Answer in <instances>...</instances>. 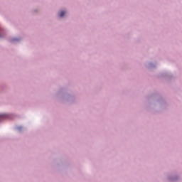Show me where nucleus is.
<instances>
[{"mask_svg":"<svg viewBox=\"0 0 182 182\" xmlns=\"http://www.w3.org/2000/svg\"><path fill=\"white\" fill-rule=\"evenodd\" d=\"M65 12L63 11H60V14H59V16H60V18H63V16H65Z\"/></svg>","mask_w":182,"mask_h":182,"instance_id":"f257e3e1","label":"nucleus"},{"mask_svg":"<svg viewBox=\"0 0 182 182\" xmlns=\"http://www.w3.org/2000/svg\"><path fill=\"white\" fill-rule=\"evenodd\" d=\"M0 119H5V115H0Z\"/></svg>","mask_w":182,"mask_h":182,"instance_id":"f03ea898","label":"nucleus"}]
</instances>
